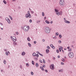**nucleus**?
Masks as SVG:
<instances>
[{
    "instance_id": "8",
    "label": "nucleus",
    "mask_w": 76,
    "mask_h": 76,
    "mask_svg": "<svg viewBox=\"0 0 76 76\" xmlns=\"http://www.w3.org/2000/svg\"><path fill=\"white\" fill-rule=\"evenodd\" d=\"M12 39L14 42H16V38L15 37H12Z\"/></svg>"
},
{
    "instance_id": "2",
    "label": "nucleus",
    "mask_w": 76,
    "mask_h": 76,
    "mask_svg": "<svg viewBox=\"0 0 76 76\" xmlns=\"http://www.w3.org/2000/svg\"><path fill=\"white\" fill-rule=\"evenodd\" d=\"M45 32L46 33H50V29L48 27H47L45 28Z\"/></svg>"
},
{
    "instance_id": "62",
    "label": "nucleus",
    "mask_w": 76,
    "mask_h": 76,
    "mask_svg": "<svg viewBox=\"0 0 76 76\" xmlns=\"http://www.w3.org/2000/svg\"><path fill=\"white\" fill-rule=\"evenodd\" d=\"M67 48H68V49H69V47H68Z\"/></svg>"
},
{
    "instance_id": "64",
    "label": "nucleus",
    "mask_w": 76,
    "mask_h": 76,
    "mask_svg": "<svg viewBox=\"0 0 76 76\" xmlns=\"http://www.w3.org/2000/svg\"><path fill=\"white\" fill-rule=\"evenodd\" d=\"M46 18H46V17H45L44 19H46Z\"/></svg>"
},
{
    "instance_id": "6",
    "label": "nucleus",
    "mask_w": 76,
    "mask_h": 76,
    "mask_svg": "<svg viewBox=\"0 0 76 76\" xmlns=\"http://www.w3.org/2000/svg\"><path fill=\"white\" fill-rule=\"evenodd\" d=\"M50 68L52 70H54V64H52L50 66Z\"/></svg>"
},
{
    "instance_id": "36",
    "label": "nucleus",
    "mask_w": 76,
    "mask_h": 76,
    "mask_svg": "<svg viewBox=\"0 0 76 76\" xmlns=\"http://www.w3.org/2000/svg\"><path fill=\"white\" fill-rule=\"evenodd\" d=\"M32 64H33V65H34V62L33 61H32Z\"/></svg>"
},
{
    "instance_id": "23",
    "label": "nucleus",
    "mask_w": 76,
    "mask_h": 76,
    "mask_svg": "<svg viewBox=\"0 0 76 76\" xmlns=\"http://www.w3.org/2000/svg\"><path fill=\"white\" fill-rule=\"evenodd\" d=\"M62 61H63V62H64L65 60H64V58H63L62 59Z\"/></svg>"
},
{
    "instance_id": "46",
    "label": "nucleus",
    "mask_w": 76,
    "mask_h": 76,
    "mask_svg": "<svg viewBox=\"0 0 76 76\" xmlns=\"http://www.w3.org/2000/svg\"><path fill=\"white\" fill-rule=\"evenodd\" d=\"M29 22H30V23H31V22H32V20H29Z\"/></svg>"
},
{
    "instance_id": "26",
    "label": "nucleus",
    "mask_w": 76,
    "mask_h": 76,
    "mask_svg": "<svg viewBox=\"0 0 76 76\" xmlns=\"http://www.w3.org/2000/svg\"><path fill=\"white\" fill-rule=\"evenodd\" d=\"M3 2L4 3V4H6V3H7L6 1H5L4 0L3 1Z\"/></svg>"
},
{
    "instance_id": "45",
    "label": "nucleus",
    "mask_w": 76,
    "mask_h": 76,
    "mask_svg": "<svg viewBox=\"0 0 76 76\" xmlns=\"http://www.w3.org/2000/svg\"><path fill=\"white\" fill-rule=\"evenodd\" d=\"M37 54H39L40 53L38 51H37Z\"/></svg>"
},
{
    "instance_id": "25",
    "label": "nucleus",
    "mask_w": 76,
    "mask_h": 76,
    "mask_svg": "<svg viewBox=\"0 0 76 76\" xmlns=\"http://www.w3.org/2000/svg\"><path fill=\"white\" fill-rule=\"evenodd\" d=\"M69 51H72V49L70 48L68 50Z\"/></svg>"
},
{
    "instance_id": "30",
    "label": "nucleus",
    "mask_w": 76,
    "mask_h": 76,
    "mask_svg": "<svg viewBox=\"0 0 76 76\" xmlns=\"http://www.w3.org/2000/svg\"><path fill=\"white\" fill-rule=\"evenodd\" d=\"M34 59L35 60H36V61H37V60H38V58H34Z\"/></svg>"
},
{
    "instance_id": "10",
    "label": "nucleus",
    "mask_w": 76,
    "mask_h": 76,
    "mask_svg": "<svg viewBox=\"0 0 76 76\" xmlns=\"http://www.w3.org/2000/svg\"><path fill=\"white\" fill-rule=\"evenodd\" d=\"M65 23H70V21H69L67 20H65Z\"/></svg>"
},
{
    "instance_id": "60",
    "label": "nucleus",
    "mask_w": 76,
    "mask_h": 76,
    "mask_svg": "<svg viewBox=\"0 0 76 76\" xmlns=\"http://www.w3.org/2000/svg\"><path fill=\"white\" fill-rule=\"evenodd\" d=\"M35 16H37V14H36V13L35 14Z\"/></svg>"
},
{
    "instance_id": "4",
    "label": "nucleus",
    "mask_w": 76,
    "mask_h": 76,
    "mask_svg": "<svg viewBox=\"0 0 76 76\" xmlns=\"http://www.w3.org/2000/svg\"><path fill=\"white\" fill-rule=\"evenodd\" d=\"M59 4L61 5V6H63L64 4V1L63 0H60L59 1Z\"/></svg>"
},
{
    "instance_id": "12",
    "label": "nucleus",
    "mask_w": 76,
    "mask_h": 76,
    "mask_svg": "<svg viewBox=\"0 0 76 76\" xmlns=\"http://www.w3.org/2000/svg\"><path fill=\"white\" fill-rule=\"evenodd\" d=\"M21 55H22V56H24V55H25V52H23L21 53Z\"/></svg>"
},
{
    "instance_id": "29",
    "label": "nucleus",
    "mask_w": 76,
    "mask_h": 76,
    "mask_svg": "<svg viewBox=\"0 0 76 76\" xmlns=\"http://www.w3.org/2000/svg\"><path fill=\"white\" fill-rule=\"evenodd\" d=\"M5 19H6V20L7 21L9 19V18H5Z\"/></svg>"
},
{
    "instance_id": "9",
    "label": "nucleus",
    "mask_w": 76,
    "mask_h": 76,
    "mask_svg": "<svg viewBox=\"0 0 76 76\" xmlns=\"http://www.w3.org/2000/svg\"><path fill=\"white\" fill-rule=\"evenodd\" d=\"M50 46L53 49H55V47L54 46H53V44H51Z\"/></svg>"
},
{
    "instance_id": "13",
    "label": "nucleus",
    "mask_w": 76,
    "mask_h": 76,
    "mask_svg": "<svg viewBox=\"0 0 76 76\" xmlns=\"http://www.w3.org/2000/svg\"><path fill=\"white\" fill-rule=\"evenodd\" d=\"M45 22L46 23H48V24H49V23H50V22L48 21L47 20H46Z\"/></svg>"
},
{
    "instance_id": "63",
    "label": "nucleus",
    "mask_w": 76,
    "mask_h": 76,
    "mask_svg": "<svg viewBox=\"0 0 76 76\" xmlns=\"http://www.w3.org/2000/svg\"><path fill=\"white\" fill-rule=\"evenodd\" d=\"M59 72H61V69L60 70H59Z\"/></svg>"
},
{
    "instance_id": "43",
    "label": "nucleus",
    "mask_w": 76,
    "mask_h": 76,
    "mask_svg": "<svg viewBox=\"0 0 76 76\" xmlns=\"http://www.w3.org/2000/svg\"><path fill=\"white\" fill-rule=\"evenodd\" d=\"M39 55L40 56H42V57L43 56V55H42V54H41L40 53V54H39Z\"/></svg>"
},
{
    "instance_id": "47",
    "label": "nucleus",
    "mask_w": 76,
    "mask_h": 76,
    "mask_svg": "<svg viewBox=\"0 0 76 76\" xmlns=\"http://www.w3.org/2000/svg\"><path fill=\"white\" fill-rule=\"evenodd\" d=\"M58 42L59 43H61V41L60 40H59L58 41Z\"/></svg>"
},
{
    "instance_id": "16",
    "label": "nucleus",
    "mask_w": 76,
    "mask_h": 76,
    "mask_svg": "<svg viewBox=\"0 0 76 76\" xmlns=\"http://www.w3.org/2000/svg\"><path fill=\"white\" fill-rule=\"evenodd\" d=\"M33 56H36V53H34L33 54Z\"/></svg>"
},
{
    "instance_id": "11",
    "label": "nucleus",
    "mask_w": 76,
    "mask_h": 76,
    "mask_svg": "<svg viewBox=\"0 0 76 76\" xmlns=\"http://www.w3.org/2000/svg\"><path fill=\"white\" fill-rule=\"evenodd\" d=\"M46 53H47V54H48V53H49V50L48 49H46Z\"/></svg>"
},
{
    "instance_id": "37",
    "label": "nucleus",
    "mask_w": 76,
    "mask_h": 76,
    "mask_svg": "<svg viewBox=\"0 0 76 76\" xmlns=\"http://www.w3.org/2000/svg\"><path fill=\"white\" fill-rule=\"evenodd\" d=\"M47 48H48V49H50V47L49 46H48L47 47Z\"/></svg>"
},
{
    "instance_id": "14",
    "label": "nucleus",
    "mask_w": 76,
    "mask_h": 76,
    "mask_svg": "<svg viewBox=\"0 0 76 76\" xmlns=\"http://www.w3.org/2000/svg\"><path fill=\"white\" fill-rule=\"evenodd\" d=\"M60 48H61V50H62V52L63 53H64V50H63V47L61 46Z\"/></svg>"
},
{
    "instance_id": "52",
    "label": "nucleus",
    "mask_w": 76,
    "mask_h": 76,
    "mask_svg": "<svg viewBox=\"0 0 76 76\" xmlns=\"http://www.w3.org/2000/svg\"><path fill=\"white\" fill-rule=\"evenodd\" d=\"M34 44H36V43H37V42L36 41H34Z\"/></svg>"
},
{
    "instance_id": "19",
    "label": "nucleus",
    "mask_w": 76,
    "mask_h": 76,
    "mask_svg": "<svg viewBox=\"0 0 76 76\" xmlns=\"http://www.w3.org/2000/svg\"><path fill=\"white\" fill-rule=\"evenodd\" d=\"M9 17L10 18V19H11V20H13V19L12 18L10 15H9Z\"/></svg>"
},
{
    "instance_id": "28",
    "label": "nucleus",
    "mask_w": 76,
    "mask_h": 76,
    "mask_svg": "<svg viewBox=\"0 0 76 76\" xmlns=\"http://www.w3.org/2000/svg\"><path fill=\"white\" fill-rule=\"evenodd\" d=\"M36 57H37V58H38V57H39V55H38V54L36 55Z\"/></svg>"
},
{
    "instance_id": "7",
    "label": "nucleus",
    "mask_w": 76,
    "mask_h": 76,
    "mask_svg": "<svg viewBox=\"0 0 76 76\" xmlns=\"http://www.w3.org/2000/svg\"><path fill=\"white\" fill-rule=\"evenodd\" d=\"M55 10L56 12V14H57V15H60V12H58V10L57 9H55Z\"/></svg>"
},
{
    "instance_id": "18",
    "label": "nucleus",
    "mask_w": 76,
    "mask_h": 76,
    "mask_svg": "<svg viewBox=\"0 0 76 76\" xmlns=\"http://www.w3.org/2000/svg\"><path fill=\"white\" fill-rule=\"evenodd\" d=\"M36 66L37 67H38V63H37L36 64Z\"/></svg>"
},
{
    "instance_id": "49",
    "label": "nucleus",
    "mask_w": 76,
    "mask_h": 76,
    "mask_svg": "<svg viewBox=\"0 0 76 76\" xmlns=\"http://www.w3.org/2000/svg\"><path fill=\"white\" fill-rule=\"evenodd\" d=\"M56 52H57V53H58L59 52V51H58V50H57Z\"/></svg>"
},
{
    "instance_id": "38",
    "label": "nucleus",
    "mask_w": 76,
    "mask_h": 76,
    "mask_svg": "<svg viewBox=\"0 0 76 76\" xmlns=\"http://www.w3.org/2000/svg\"><path fill=\"white\" fill-rule=\"evenodd\" d=\"M6 54L7 55V56H8L9 54L8 53L6 52Z\"/></svg>"
},
{
    "instance_id": "35",
    "label": "nucleus",
    "mask_w": 76,
    "mask_h": 76,
    "mask_svg": "<svg viewBox=\"0 0 76 76\" xmlns=\"http://www.w3.org/2000/svg\"><path fill=\"white\" fill-rule=\"evenodd\" d=\"M59 37L60 38H61V37H62V36H61V35L59 34Z\"/></svg>"
},
{
    "instance_id": "3",
    "label": "nucleus",
    "mask_w": 76,
    "mask_h": 76,
    "mask_svg": "<svg viewBox=\"0 0 76 76\" xmlns=\"http://www.w3.org/2000/svg\"><path fill=\"white\" fill-rule=\"evenodd\" d=\"M26 17L27 18H28V17L29 18H31V15L30 14V13L29 12V11H28V13L26 15Z\"/></svg>"
},
{
    "instance_id": "21",
    "label": "nucleus",
    "mask_w": 76,
    "mask_h": 76,
    "mask_svg": "<svg viewBox=\"0 0 76 76\" xmlns=\"http://www.w3.org/2000/svg\"><path fill=\"white\" fill-rule=\"evenodd\" d=\"M30 12L32 14H34V12L32 11H31Z\"/></svg>"
},
{
    "instance_id": "50",
    "label": "nucleus",
    "mask_w": 76,
    "mask_h": 76,
    "mask_svg": "<svg viewBox=\"0 0 76 76\" xmlns=\"http://www.w3.org/2000/svg\"><path fill=\"white\" fill-rule=\"evenodd\" d=\"M60 15H62V12L61 11L60 12Z\"/></svg>"
},
{
    "instance_id": "55",
    "label": "nucleus",
    "mask_w": 76,
    "mask_h": 76,
    "mask_svg": "<svg viewBox=\"0 0 76 76\" xmlns=\"http://www.w3.org/2000/svg\"><path fill=\"white\" fill-rule=\"evenodd\" d=\"M53 21H51L50 22V23H53Z\"/></svg>"
},
{
    "instance_id": "56",
    "label": "nucleus",
    "mask_w": 76,
    "mask_h": 76,
    "mask_svg": "<svg viewBox=\"0 0 76 76\" xmlns=\"http://www.w3.org/2000/svg\"><path fill=\"white\" fill-rule=\"evenodd\" d=\"M42 41L43 42H44L45 41V40H44V39H42Z\"/></svg>"
},
{
    "instance_id": "57",
    "label": "nucleus",
    "mask_w": 76,
    "mask_h": 76,
    "mask_svg": "<svg viewBox=\"0 0 76 76\" xmlns=\"http://www.w3.org/2000/svg\"><path fill=\"white\" fill-rule=\"evenodd\" d=\"M63 71V70L62 69H61V72H62Z\"/></svg>"
},
{
    "instance_id": "31",
    "label": "nucleus",
    "mask_w": 76,
    "mask_h": 76,
    "mask_svg": "<svg viewBox=\"0 0 76 76\" xmlns=\"http://www.w3.org/2000/svg\"><path fill=\"white\" fill-rule=\"evenodd\" d=\"M4 64H6V60H4Z\"/></svg>"
},
{
    "instance_id": "34",
    "label": "nucleus",
    "mask_w": 76,
    "mask_h": 76,
    "mask_svg": "<svg viewBox=\"0 0 76 76\" xmlns=\"http://www.w3.org/2000/svg\"><path fill=\"white\" fill-rule=\"evenodd\" d=\"M31 75H34V73H33V72H31Z\"/></svg>"
},
{
    "instance_id": "59",
    "label": "nucleus",
    "mask_w": 76,
    "mask_h": 76,
    "mask_svg": "<svg viewBox=\"0 0 76 76\" xmlns=\"http://www.w3.org/2000/svg\"><path fill=\"white\" fill-rule=\"evenodd\" d=\"M4 51H7V50L6 49H5L4 50Z\"/></svg>"
},
{
    "instance_id": "44",
    "label": "nucleus",
    "mask_w": 76,
    "mask_h": 76,
    "mask_svg": "<svg viewBox=\"0 0 76 76\" xmlns=\"http://www.w3.org/2000/svg\"><path fill=\"white\" fill-rule=\"evenodd\" d=\"M43 67H45V65H43Z\"/></svg>"
},
{
    "instance_id": "53",
    "label": "nucleus",
    "mask_w": 76,
    "mask_h": 76,
    "mask_svg": "<svg viewBox=\"0 0 76 76\" xmlns=\"http://www.w3.org/2000/svg\"><path fill=\"white\" fill-rule=\"evenodd\" d=\"M16 34H17V35H18V34H19V33L18 32H17L16 33Z\"/></svg>"
},
{
    "instance_id": "39",
    "label": "nucleus",
    "mask_w": 76,
    "mask_h": 76,
    "mask_svg": "<svg viewBox=\"0 0 76 76\" xmlns=\"http://www.w3.org/2000/svg\"><path fill=\"white\" fill-rule=\"evenodd\" d=\"M39 61H40V63H43V61H42V60H39Z\"/></svg>"
},
{
    "instance_id": "17",
    "label": "nucleus",
    "mask_w": 76,
    "mask_h": 76,
    "mask_svg": "<svg viewBox=\"0 0 76 76\" xmlns=\"http://www.w3.org/2000/svg\"><path fill=\"white\" fill-rule=\"evenodd\" d=\"M7 22H8V23H10V20L9 19L7 21Z\"/></svg>"
},
{
    "instance_id": "5",
    "label": "nucleus",
    "mask_w": 76,
    "mask_h": 76,
    "mask_svg": "<svg viewBox=\"0 0 76 76\" xmlns=\"http://www.w3.org/2000/svg\"><path fill=\"white\" fill-rule=\"evenodd\" d=\"M69 56L70 58H72L73 57V56H74V54L72 52H70L69 53Z\"/></svg>"
},
{
    "instance_id": "33",
    "label": "nucleus",
    "mask_w": 76,
    "mask_h": 76,
    "mask_svg": "<svg viewBox=\"0 0 76 76\" xmlns=\"http://www.w3.org/2000/svg\"><path fill=\"white\" fill-rule=\"evenodd\" d=\"M42 16H44V12H42Z\"/></svg>"
},
{
    "instance_id": "22",
    "label": "nucleus",
    "mask_w": 76,
    "mask_h": 76,
    "mask_svg": "<svg viewBox=\"0 0 76 76\" xmlns=\"http://www.w3.org/2000/svg\"><path fill=\"white\" fill-rule=\"evenodd\" d=\"M56 36H58V32H57L56 33Z\"/></svg>"
},
{
    "instance_id": "24",
    "label": "nucleus",
    "mask_w": 76,
    "mask_h": 76,
    "mask_svg": "<svg viewBox=\"0 0 76 76\" xmlns=\"http://www.w3.org/2000/svg\"><path fill=\"white\" fill-rule=\"evenodd\" d=\"M61 48L60 47V48H59V50L60 52H61Z\"/></svg>"
},
{
    "instance_id": "51",
    "label": "nucleus",
    "mask_w": 76,
    "mask_h": 76,
    "mask_svg": "<svg viewBox=\"0 0 76 76\" xmlns=\"http://www.w3.org/2000/svg\"><path fill=\"white\" fill-rule=\"evenodd\" d=\"M61 64H62V65H64V63H63V62H61Z\"/></svg>"
},
{
    "instance_id": "58",
    "label": "nucleus",
    "mask_w": 76,
    "mask_h": 76,
    "mask_svg": "<svg viewBox=\"0 0 76 76\" xmlns=\"http://www.w3.org/2000/svg\"><path fill=\"white\" fill-rule=\"evenodd\" d=\"M73 5L74 6H75V4H73Z\"/></svg>"
},
{
    "instance_id": "1",
    "label": "nucleus",
    "mask_w": 76,
    "mask_h": 76,
    "mask_svg": "<svg viewBox=\"0 0 76 76\" xmlns=\"http://www.w3.org/2000/svg\"><path fill=\"white\" fill-rule=\"evenodd\" d=\"M23 30L24 31L27 32L29 31V26H25L23 27Z\"/></svg>"
},
{
    "instance_id": "15",
    "label": "nucleus",
    "mask_w": 76,
    "mask_h": 76,
    "mask_svg": "<svg viewBox=\"0 0 76 76\" xmlns=\"http://www.w3.org/2000/svg\"><path fill=\"white\" fill-rule=\"evenodd\" d=\"M40 68L41 69H42V70L43 71H44V68H43V67H42L41 66Z\"/></svg>"
},
{
    "instance_id": "61",
    "label": "nucleus",
    "mask_w": 76,
    "mask_h": 76,
    "mask_svg": "<svg viewBox=\"0 0 76 76\" xmlns=\"http://www.w3.org/2000/svg\"><path fill=\"white\" fill-rule=\"evenodd\" d=\"M58 58H60V56H58Z\"/></svg>"
},
{
    "instance_id": "41",
    "label": "nucleus",
    "mask_w": 76,
    "mask_h": 76,
    "mask_svg": "<svg viewBox=\"0 0 76 76\" xmlns=\"http://www.w3.org/2000/svg\"><path fill=\"white\" fill-rule=\"evenodd\" d=\"M26 66H29V64H28V63H26Z\"/></svg>"
},
{
    "instance_id": "54",
    "label": "nucleus",
    "mask_w": 76,
    "mask_h": 76,
    "mask_svg": "<svg viewBox=\"0 0 76 76\" xmlns=\"http://www.w3.org/2000/svg\"><path fill=\"white\" fill-rule=\"evenodd\" d=\"M13 43H14V45H16V42H14Z\"/></svg>"
},
{
    "instance_id": "48",
    "label": "nucleus",
    "mask_w": 76,
    "mask_h": 76,
    "mask_svg": "<svg viewBox=\"0 0 76 76\" xmlns=\"http://www.w3.org/2000/svg\"><path fill=\"white\" fill-rule=\"evenodd\" d=\"M39 22H40V20H39L37 21V23H38Z\"/></svg>"
},
{
    "instance_id": "32",
    "label": "nucleus",
    "mask_w": 76,
    "mask_h": 76,
    "mask_svg": "<svg viewBox=\"0 0 76 76\" xmlns=\"http://www.w3.org/2000/svg\"><path fill=\"white\" fill-rule=\"evenodd\" d=\"M28 45H29V46L30 47H31V44L30 43H28Z\"/></svg>"
},
{
    "instance_id": "40",
    "label": "nucleus",
    "mask_w": 76,
    "mask_h": 76,
    "mask_svg": "<svg viewBox=\"0 0 76 76\" xmlns=\"http://www.w3.org/2000/svg\"><path fill=\"white\" fill-rule=\"evenodd\" d=\"M45 72H46V73H47V72H48V70H47V69L45 70Z\"/></svg>"
},
{
    "instance_id": "42",
    "label": "nucleus",
    "mask_w": 76,
    "mask_h": 76,
    "mask_svg": "<svg viewBox=\"0 0 76 76\" xmlns=\"http://www.w3.org/2000/svg\"><path fill=\"white\" fill-rule=\"evenodd\" d=\"M56 37L55 36L54 37H53V39H56Z\"/></svg>"
},
{
    "instance_id": "27",
    "label": "nucleus",
    "mask_w": 76,
    "mask_h": 76,
    "mask_svg": "<svg viewBox=\"0 0 76 76\" xmlns=\"http://www.w3.org/2000/svg\"><path fill=\"white\" fill-rule=\"evenodd\" d=\"M43 63L45 64V59H43Z\"/></svg>"
},
{
    "instance_id": "20",
    "label": "nucleus",
    "mask_w": 76,
    "mask_h": 76,
    "mask_svg": "<svg viewBox=\"0 0 76 76\" xmlns=\"http://www.w3.org/2000/svg\"><path fill=\"white\" fill-rule=\"evenodd\" d=\"M27 39L28 41H31V39H29V37H28L27 38Z\"/></svg>"
}]
</instances>
